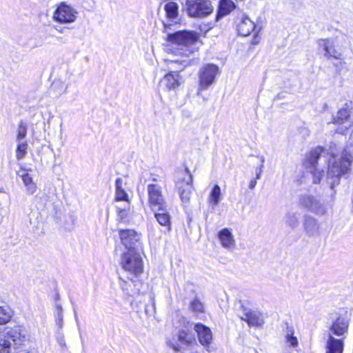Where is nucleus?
<instances>
[{"label": "nucleus", "mask_w": 353, "mask_h": 353, "mask_svg": "<svg viewBox=\"0 0 353 353\" xmlns=\"http://www.w3.org/2000/svg\"><path fill=\"white\" fill-rule=\"evenodd\" d=\"M260 159H261V165H264V162H265L264 157H263V156L260 157Z\"/></svg>", "instance_id": "42"}, {"label": "nucleus", "mask_w": 353, "mask_h": 353, "mask_svg": "<svg viewBox=\"0 0 353 353\" xmlns=\"http://www.w3.org/2000/svg\"><path fill=\"white\" fill-rule=\"evenodd\" d=\"M260 30H257L255 33H254V38H253V40H252V44H257L259 43V32Z\"/></svg>", "instance_id": "37"}, {"label": "nucleus", "mask_w": 353, "mask_h": 353, "mask_svg": "<svg viewBox=\"0 0 353 353\" xmlns=\"http://www.w3.org/2000/svg\"><path fill=\"white\" fill-rule=\"evenodd\" d=\"M142 251H125L121 258L122 268L130 274L137 277L143 273V261L141 253Z\"/></svg>", "instance_id": "5"}, {"label": "nucleus", "mask_w": 353, "mask_h": 353, "mask_svg": "<svg viewBox=\"0 0 353 353\" xmlns=\"http://www.w3.org/2000/svg\"><path fill=\"white\" fill-rule=\"evenodd\" d=\"M119 237L127 251H142L140 235L134 230H120Z\"/></svg>", "instance_id": "12"}, {"label": "nucleus", "mask_w": 353, "mask_h": 353, "mask_svg": "<svg viewBox=\"0 0 353 353\" xmlns=\"http://www.w3.org/2000/svg\"><path fill=\"white\" fill-rule=\"evenodd\" d=\"M294 334V329L292 327H288L285 335V340L290 346L295 347L298 345L299 343L297 338Z\"/></svg>", "instance_id": "34"}, {"label": "nucleus", "mask_w": 353, "mask_h": 353, "mask_svg": "<svg viewBox=\"0 0 353 353\" xmlns=\"http://www.w3.org/2000/svg\"><path fill=\"white\" fill-rule=\"evenodd\" d=\"M263 165H260L255 170L256 174V179H259L261 178V174L263 172Z\"/></svg>", "instance_id": "36"}, {"label": "nucleus", "mask_w": 353, "mask_h": 353, "mask_svg": "<svg viewBox=\"0 0 353 353\" xmlns=\"http://www.w3.org/2000/svg\"><path fill=\"white\" fill-rule=\"evenodd\" d=\"M219 73V67L213 63L204 65L199 72V88L197 94L201 92L207 90L211 85L215 83L216 77Z\"/></svg>", "instance_id": "9"}, {"label": "nucleus", "mask_w": 353, "mask_h": 353, "mask_svg": "<svg viewBox=\"0 0 353 353\" xmlns=\"http://www.w3.org/2000/svg\"><path fill=\"white\" fill-rule=\"evenodd\" d=\"M128 212L125 209L118 208L117 219L120 221H126L128 218Z\"/></svg>", "instance_id": "35"}, {"label": "nucleus", "mask_w": 353, "mask_h": 353, "mask_svg": "<svg viewBox=\"0 0 353 353\" xmlns=\"http://www.w3.org/2000/svg\"><path fill=\"white\" fill-rule=\"evenodd\" d=\"M198 39V34L191 30H179L167 34V41L180 46V50H182L180 54L186 57L192 53L193 50L190 48L197 42Z\"/></svg>", "instance_id": "3"}, {"label": "nucleus", "mask_w": 353, "mask_h": 353, "mask_svg": "<svg viewBox=\"0 0 353 353\" xmlns=\"http://www.w3.org/2000/svg\"><path fill=\"white\" fill-rule=\"evenodd\" d=\"M235 8L234 2L231 0H220L216 14V21L229 14Z\"/></svg>", "instance_id": "23"}, {"label": "nucleus", "mask_w": 353, "mask_h": 353, "mask_svg": "<svg viewBox=\"0 0 353 353\" xmlns=\"http://www.w3.org/2000/svg\"><path fill=\"white\" fill-rule=\"evenodd\" d=\"M170 25H168V24H166V23H164V28H165V31H167V30H168V28H170Z\"/></svg>", "instance_id": "43"}, {"label": "nucleus", "mask_w": 353, "mask_h": 353, "mask_svg": "<svg viewBox=\"0 0 353 353\" xmlns=\"http://www.w3.org/2000/svg\"><path fill=\"white\" fill-rule=\"evenodd\" d=\"M18 175L21 178L28 193L33 194L37 190V185L33 181L31 175L28 172H23L21 174L19 173Z\"/></svg>", "instance_id": "25"}, {"label": "nucleus", "mask_w": 353, "mask_h": 353, "mask_svg": "<svg viewBox=\"0 0 353 353\" xmlns=\"http://www.w3.org/2000/svg\"><path fill=\"white\" fill-rule=\"evenodd\" d=\"M182 322L184 324V329L180 330L176 335L173 336L167 341L169 347L176 352L181 351L194 341V335L190 332L193 324L186 321L185 319H183Z\"/></svg>", "instance_id": "6"}, {"label": "nucleus", "mask_w": 353, "mask_h": 353, "mask_svg": "<svg viewBox=\"0 0 353 353\" xmlns=\"http://www.w3.org/2000/svg\"><path fill=\"white\" fill-rule=\"evenodd\" d=\"M197 334L199 343L204 346L208 352H210V343L212 340L211 330L202 323H195L193 327Z\"/></svg>", "instance_id": "15"}, {"label": "nucleus", "mask_w": 353, "mask_h": 353, "mask_svg": "<svg viewBox=\"0 0 353 353\" xmlns=\"http://www.w3.org/2000/svg\"><path fill=\"white\" fill-rule=\"evenodd\" d=\"M17 142V148H16V158L17 160H22L25 158L27 154V150L28 148V145L26 141H20Z\"/></svg>", "instance_id": "32"}, {"label": "nucleus", "mask_w": 353, "mask_h": 353, "mask_svg": "<svg viewBox=\"0 0 353 353\" xmlns=\"http://www.w3.org/2000/svg\"><path fill=\"white\" fill-rule=\"evenodd\" d=\"M189 309L196 314H202L205 312L204 305L197 296H195L193 300L190 301Z\"/></svg>", "instance_id": "31"}, {"label": "nucleus", "mask_w": 353, "mask_h": 353, "mask_svg": "<svg viewBox=\"0 0 353 353\" xmlns=\"http://www.w3.org/2000/svg\"><path fill=\"white\" fill-rule=\"evenodd\" d=\"M333 147L336 148L335 143H331L330 151L327 153L321 146L312 149L305 154L303 162L304 166L310 170L313 176V183H319L323 176V170L317 168L318 161L322 157L325 162L328 161L326 180L332 189L339 185L341 177L350 170L353 161V141L346 144L339 159L335 158Z\"/></svg>", "instance_id": "1"}, {"label": "nucleus", "mask_w": 353, "mask_h": 353, "mask_svg": "<svg viewBox=\"0 0 353 353\" xmlns=\"http://www.w3.org/2000/svg\"><path fill=\"white\" fill-rule=\"evenodd\" d=\"M218 238L224 248L232 249L235 245V239L230 228L221 230L218 233Z\"/></svg>", "instance_id": "21"}, {"label": "nucleus", "mask_w": 353, "mask_h": 353, "mask_svg": "<svg viewBox=\"0 0 353 353\" xmlns=\"http://www.w3.org/2000/svg\"><path fill=\"white\" fill-rule=\"evenodd\" d=\"M303 230L307 235L314 236L319 234L320 225L316 219L305 214L303 223Z\"/></svg>", "instance_id": "19"}, {"label": "nucleus", "mask_w": 353, "mask_h": 353, "mask_svg": "<svg viewBox=\"0 0 353 353\" xmlns=\"http://www.w3.org/2000/svg\"><path fill=\"white\" fill-rule=\"evenodd\" d=\"M299 204L307 210L319 216H323L327 212L325 204L312 195L304 194L301 196Z\"/></svg>", "instance_id": "13"}, {"label": "nucleus", "mask_w": 353, "mask_h": 353, "mask_svg": "<svg viewBox=\"0 0 353 353\" xmlns=\"http://www.w3.org/2000/svg\"><path fill=\"white\" fill-rule=\"evenodd\" d=\"M318 46L324 52V56L327 58L340 59L341 53L335 49L334 41L331 39H321L318 41Z\"/></svg>", "instance_id": "16"}, {"label": "nucleus", "mask_w": 353, "mask_h": 353, "mask_svg": "<svg viewBox=\"0 0 353 353\" xmlns=\"http://www.w3.org/2000/svg\"><path fill=\"white\" fill-rule=\"evenodd\" d=\"M26 341L25 330L20 326H16L8 330L3 337L0 339V353H12V349L22 347Z\"/></svg>", "instance_id": "4"}, {"label": "nucleus", "mask_w": 353, "mask_h": 353, "mask_svg": "<svg viewBox=\"0 0 353 353\" xmlns=\"http://www.w3.org/2000/svg\"><path fill=\"white\" fill-rule=\"evenodd\" d=\"M328 329L331 334H329L327 341V353H342L343 343L341 339H335L332 334L340 336L347 332L349 320L341 314H333L328 322Z\"/></svg>", "instance_id": "2"}, {"label": "nucleus", "mask_w": 353, "mask_h": 353, "mask_svg": "<svg viewBox=\"0 0 353 353\" xmlns=\"http://www.w3.org/2000/svg\"><path fill=\"white\" fill-rule=\"evenodd\" d=\"M236 29L239 34L247 37L256 29V26L248 16L243 15L237 23Z\"/></svg>", "instance_id": "18"}, {"label": "nucleus", "mask_w": 353, "mask_h": 353, "mask_svg": "<svg viewBox=\"0 0 353 353\" xmlns=\"http://www.w3.org/2000/svg\"><path fill=\"white\" fill-rule=\"evenodd\" d=\"M54 319L59 334H60V331L63 327V310L61 305L57 303H55Z\"/></svg>", "instance_id": "29"}, {"label": "nucleus", "mask_w": 353, "mask_h": 353, "mask_svg": "<svg viewBox=\"0 0 353 353\" xmlns=\"http://www.w3.org/2000/svg\"><path fill=\"white\" fill-rule=\"evenodd\" d=\"M301 214L297 211H289L284 216L286 225L292 229L296 228L300 223Z\"/></svg>", "instance_id": "24"}, {"label": "nucleus", "mask_w": 353, "mask_h": 353, "mask_svg": "<svg viewBox=\"0 0 353 353\" xmlns=\"http://www.w3.org/2000/svg\"><path fill=\"white\" fill-rule=\"evenodd\" d=\"M352 112V108L350 105L347 103L344 107L340 108L336 112V115L333 116L332 122L338 125H345V129H337L336 132L340 134H344L345 130H347L352 126V122L350 121V116Z\"/></svg>", "instance_id": "14"}, {"label": "nucleus", "mask_w": 353, "mask_h": 353, "mask_svg": "<svg viewBox=\"0 0 353 353\" xmlns=\"http://www.w3.org/2000/svg\"><path fill=\"white\" fill-rule=\"evenodd\" d=\"M147 192L150 208L152 210H163L167 203L163 195L161 186L157 183L148 184Z\"/></svg>", "instance_id": "11"}, {"label": "nucleus", "mask_w": 353, "mask_h": 353, "mask_svg": "<svg viewBox=\"0 0 353 353\" xmlns=\"http://www.w3.org/2000/svg\"><path fill=\"white\" fill-rule=\"evenodd\" d=\"M180 75L177 72L165 74L160 81V87L164 90H175L180 85Z\"/></svg>", "instance_id": "17"}, {"label": "nucleus", "mask_w": 353, "mask_h": 353, "mask_svg": "<svg viewBox=\"0 0 353 353\" xmlns=\"http://www.w3.org/2000/svg\"><path fill=\"white\" fill-rule=\"evenodd\" d=\"M192 176L188 168H186L184 172L181 173V176L179 179L176 185L184 208L189 207L192 189Z\"/></svg>", "instance_id": "8"}, {"label": "nucleus", "mask_w": 353, "mask_h": 353, "mask_svg": "<svg viewBox=\"0 0 353 353\" xmlns=\"http://www.w3.org/2000/svg\"><path fill=\"white\" fill-rule=\"evenodd\" d=\"M115 199L128 201V195L123 188V181L121 178H117L115 181Z\"/></svg>", "instance_id": "26"}, {"label": "nucleus", "mask_w": 353, "mask_h": 353, "mask_svg": "<svg viewBox=\"0 0 353 353\" xmlns=\"http://www.w3.org/2000/svg\"><path fill=\"white\" fill-rule=\"evenodd\" d=\"M185 10L192 18H205L214 10L212 2L209 0H186Z\"/></svg>", "instance_id": "7"}, {"label": "nucleus", "mask_w": 353, "mask_h": 353, "mask_svg": "<svg viewBox=\"0 0 353 353\" xmlns=\"http://www.w3.org/2000/svg\"><path fill=\"white\" fill-rule=\"evenodd\" d=\"M79 12L66 2L60 3L54 10L52 19L59 23H72L78 17Z\"/></svg>", "instance_id": "10"}, {"label": "nucleus", "mask_w": 353, "mask_h": 353, "mask_svg": "<svg viewBox=\"0 0 353 353\" xmlns=\"http://www.w3.org/2000/svg\"><path fill=\"white\" fill-rule=\"evenodd\" d=\"M120 285L121 287V288L123 289V291H127L128 290V288H127V282L125 281H124L123 279H120Z\"/></svg>", "instance_id": "38"}, {"label": "nucleus", "mask_w": 353, "mask_h": 353, "mask_svg": "<svg viewBox=\"0 0 353 353\" xmlns=\"http://www.w3.org/2000/svg\"><path fill=\"white\" fill-rule=\"evenodd\" d=\"M164 10L169 19L174 20L178 17L179 6L174 1L168 2L164 6Z\"/></svg>", "instance_id": "28"}, {"label": "nucleus", "mask_w": 353, "mask_h": 353, "mask_svg": "<svg viewBox=\"0 0 353 353\" xmlns=\"http://www.w3.org/2000/svg\"><path fill=\"white\" fill-rule=\"evenodd\" d=\"M28 125L23 121H20L17 130L16 141H23L27 135Z\"/></svg>", "instance_id": "33"}, {"label": "nucleus", "mask_w": 353, "mask_h": 353, "mask_svg": "<svg viewBox=\"0 0 353 353\" xmlns=\"http://www.w3.org/2000/svg\"><path fill=\"white\" fill-rule=\"evenodd\" d=\"M74 318H75V321H76L77 327H79V321L78 319L77 313L75 310L74 311Z\"/></svg>", "instance_id": "40"}, {"label": "nucleus", "mask_w": 353, "mask_h": 353, "mask_svg": "<svg viewBox=\"0 0 353 353\" xmlns=\"http://www.w3.org/2000/svg\"><path fill=\"white\" fill-rule=\"evenodd\" d=\"M241 318L242 320L245 321L249 325L252 326L259 327L264 323L262 314L256 310H245L243 316Z\"/></svg>", "instance_id": "20"}, {"label": "nucleus", "mask_w": 353, "mask_h": 353, "mask_svg": "<svg viewBox=\"0 0 353 353\" xmlns=\"http://www.w3.org/2000/svg\"><path fill=\"white\" fill-rule=\"evenodd\" d=\"M58 342L62 345H65V343H63V336H59L58 338Z\"/></svg>", "instance_id": "41"}, {"label": "nucleus", "mask_w": 353, "mask_h": 353, "mask_svg": "<svg viewBox=\"0 0 353 353\" xmlns=\"http://www.w3.org/2000/svg\"><path fill=\"white\" fill-rule=\"evenodd\" d=\"M154 212V217L157 222L162 226L166 228L168 231L171 230V216L168 210V205H165L163 210H152Z\"/></svg>", "instance_id": "22"}, {"label": "nucleus", "mask_w": 353, "mask_h": 353, "mask_svg": "<svg viewBox=\"0 0 353 353\" xmlns=\"http://www.w3.org/2000/svg\"><path fill=\"white\" fill-rule=\"evenodd\" d=\"M221 200V191L219 185L215 184L208 196V201L212 205V208H215Z\"/></svg>", "instance_id": "27"}, {"label": "nucleus", "mask_w": 353, "mask_h": 353, "mask_svg": "<svg viewBox=\"0 0 353 353\" xmlns=\"http://www.w3.org/2000/svg\"><path fill=\"white\" fill-rule=\"evenodd\" d=\"M13 315V311L8 305L0 306V325L8 323Z\"/></svg>", "instance_id": "30"}, {"label": "nucleus", "mask_w": 353, "mask_h": 353, "mask_svg": "<svg viewBox=\"0 0 353 353\" xmlns=\"http://www.w3.org/2000/svg\"><path fill=\"white\" fill-rule=\"evenodd\" d=\"M258 179H256V178L254 179H252L250 181V183H249V188L252 190L254 189L256 185V183H257V181Z\"/></svg>", "instance_id": "39"}]
</instances>
